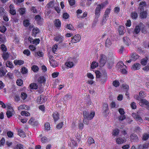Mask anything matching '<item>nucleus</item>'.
I'll return each mask as SVG.
<instances>
[{
	"instance_id": "obj_1",
	"label": "nucleus",
	"mask_w": 149,
	"mask_h": 149,
	"mask_svg": "<svg viewBox=\"0 0 149 149\" xmlns=\"http://www.w3.org/2000/svg\"><path fill=\"white\" fill-rule=\"evenodd\" d=\"M83 122L86 124L88 125L89 121L93 118L95 115V113L93 111L86 110L83 111Z\"/></svg>"
},
{
	"instance_id": "obj_2",
	"label": "nucleus",
	"mask_w": 149,
	"mask_h": 149,
	"mask_svg": "<svg viewBox=\"0 0 149 149\" xmlns=\"http://www.w3.org/2000/svg\"><path fill=\"white\" fill-rule=\"evenodd\" d=\"M107 4V2H104L100 4L97 5L95 10L96 17L97 18H98L100 15V9L104 8Z\"/></svg>"
},
{
	"instance_id": "obj_3",
	"label": "nucleus",
	"mask_w": 149,
	"mask_h": 149,
	"mask_svg": "<svg viewBox=\"0 0 149 149\" xmlns=\"http://www.w3.org/2000/svg\"><path fill=\"white\" fill-rule=\"evenodd\" d=\"M107 58L106 56L103 54H101L100 56V66H103L107 62Z\"/></svg>"
},
{
	"instance_id": "obj_4",
	"label": "nucleus",
	"mask_w": 149,
	"mask_h": 149,
	"mask_svg": "<svg viewBox=\"0 0 149 149\" xmlns=\"http://www.w3.org/2000/svg\"><path fill=\"white\" fill-rule=\"evenodd\" d=\"M103 114L104 116H106L108 114V106L107 103H105L103 104Z\"/></svg>"
},
{
	"instance_id": "obj_5",
	"label": "nucleus",
	"mask_w": 149,
	"mask_h": 149,
	"mask_svg": "<svg viewBox=\"0 0 149 149\" xmlns=\"http://www.w3.org/2000/svg\"><path fill=\"white\" fill-rule=\"evenodd\" d=\"M81 39V37L80 36L79 34L75 35L72 38L71 41V42L72 43H75L79 42Z\"/></svg>"
},
{
	"instance_id": "obj_6",
	"label": "nucleus",
	"mask_w": 149,
	"mask_h": 149,
	"mask_svg": "<svg viewBox=\"0 0 149 149\" xmlns=\"http://www.w3.org/2000/svg\"><path fill=\"white\" fill-rule=\"evenodd\" d=\"M145 26L142 23H140L138 25L136 26L134 29V32L136 34H138L140 32L141 28H144Z\"/></svg>"
},
{
	"instance_id": "obj_7",
	"label": "nucleus",
	"mask_w": 149,
	"mask_h": 149,
	"mask_svg": "<svg viewBox=\"0 0 149 149\" xmlns=\"http://www.w3.org/2000/svg\"><path fill=\"white\" fill-rule=\"evenodd\" d=\"M140 111H138L137 112V113H133L132 114V116L136 120L139 121L140 122L142 121V120L141 118L140 117L138 114H139Z\"/></svg>"
},
{
	"instance_id": "obj_8",
	"label": "nucleus",
	"mask_w": 149,
	"mask_h": 149,
	"mask_svg": "<svg viewBox=\"0 0 149 149\" xmlns=\"http://www.w3.org/2000/svg\"><path fill=\"white\" fill-rule=\"evenodd\" d=\"M46 99L43 95H41L38 97L37 99V102L40 104L43 103L46 100Z\"/></svg>"
},
{
	"instance_id": "obj_9",
	"label": "nucleus",
	"mask_w": 149,
	"mask_h": 149,
	"mask_svg": "<svg viewBox=\"0 0 149 149\" xmlns=\"http://www.w3.org/2000/svg\"><path fill=\"white\" fill-rule=\"evenodd\" d=\"M63 37L60 35H58L54 38V40L56 41H59V43H61L63 40Z\"/></svg>"
},
{
	"instance_id": "obj_10",
	"label": "nucleus",
	"mask_w": 149,
	"mask_h": 149,
	"mask_svg": "<svg viewBox=\"0 0 149 149\" xmlns=\"http://www.w3.org/2000/svg\"><path fill=\"white\" fill-rule=\"evenodd\" d=\"M28 40L32 44H34L36 45L38 44L39 43L40 41L39 39H35L34 40H33V39H32L30 37L29 38Z\"/></svg>"
},
{
	"instance_id": "obj_11",
	"label": "nucleus",
	"mask_w": 149,
	"mask_h": 149,
	"mask_svg": "<svg viewBox=\"0 0 149 149\" xmlns=\"http://www.w3.org/2000/svg\"><path fill=\"white\" fill-rule=\"evenodd\" d=\"M141 68V65L138 63H136L134 64L132 67V69L133 70H136L139 69Z\"/></svg>"
},
{
	"instance_id": "obj_12",
	"label": "nucleus",
	"mask_w": 149,
	"mask_h": 149,
	"mask_svg": "<svg viewBox=\"0 0 149 149\" xmlns=\"http://www.w3.org/2000/svg\"><path fill=\"white\" fill-rule=\"evenodd\" d=\"M149 103V102L147 100L142 98L139 104L140 106H142L143 104L147 106Z\"/></svg>"
},
{
	"instance_id": "obj_13",
	"label": "nucleus",
	"mask_w": 149,
	"mask_h": 149,
	"mask_svg": "<svg viewBox=\"0 0 149 149\" xmlns=\"http://www.w3.org/2000/svg\"><path fill=\"white\" fill-rule=\"evenodd\" d=\"M116 141L117 143L119 144H122L125 141L121 137H118L116 138Z\"/></svg>"
},
{
	"instance_id": "obj_14",
	"label": "nucleus",
	"mask_w": 149,
	"mask_h": 149,
	"mask_svg": "<svg viewBox=\"0 0 149 149\" xmlns=\"http://www.w3.org/2000/svg\"><path fill=\"white\" fill-rule=\"evenodd\" d=\"M123 41L124 43L127 45H129L130 43V40L129 38L127 37H125L123 38Z\"/></svg>"
},
{
	"instance_id": "obj_15",
	"label": "nucleus",
	"mask_w": 149,
	"mask_h": 149,
	"mask_svg": "<svg viewBox=\"0 0 149 149\" xmlns=\"http://www.w3.org/2000/svg\"><path fill=\"white\" fill-rule=\"evenodd\" d=\"M24 63V61L22 60H15L14 61V63L15 65H22Z\"/></svg>"
},
{
	"instance_id": "obj_16",
	"label": "nucleus",
	"mask_w": 149,
	"mask_h": 149,
	"mask_svg": "<svg viewBox=\"0 0 149 149\" xmlns=\"http://www.w3.org/2000/svg\"><path fill=\"white\" fill-rule=\"evenodd\" d=\"M4 65H5L7 67L11 69L13 68L14 67L13 63L12 62L9 61H7Z\"/></svg>"
},
{
	"instance_id": "obj_17",
	"label": "nucleus",
	"mask_w": 149,
	"mask_h": 149,
	"mask_svg": "<svg viewBox=\"0 0 149 149\" xmlns=\"http://www.w3.org/2000/svg\"><path fill=\"white\" fill-rule=\"evenodd\" d=\"M149 146L148 143H146L142 145H140L138 146V148L140 149H147Z\"/></svg>"
},
{
	"instance_id": "obj_18",
	"label": "nucleus",
	"mask_w": 149,
	"mask_h": 149,
	"mask_svg": "<svg viewBox=\"0 0 149 149\" xmlns=\"http://www.w3.org/2000/svg\"><path fill=\"white\" fill-rule=\"evenodd\" d=\"M139 58V56L136 53L132 54L130 58H131L132 61H135Z\"/></svg>"
},
{
	"instance_id": "obj_19",
	"label": "nucleus",
	"mask_w": 149,
	"mask_h": 149,
	"mask_svg": "<svg viewBox=\"0 0 149 149\" xmlns=\"http://www.w3.org/2000/svg\"><path fill=\"white\" fill-rule=\"evenodd\" d=\"M53 116L55 121H56L59 119L58 113L56 112H54L53 113Z\"/></svg>"
},
{
	"instance_id": "obj_20",
	"label": "nucleus",
	"mask_w": 149,
	"mask_h": 149,
	"mask_svg": "<svg viewBox=\"0 0 149 149\" xmlns=\"http://www.w3.org/2000/svg\"><path fill=\"white\" fill-rule=\"evenodd\" d=\"M105 46L107 47H109L112 44V42L109 38H108L105 42Z\"/></svg>"
},
{
	"instance_id": "obj_21",
	"label": "nucleus",
	"mask_w": 149,
	"mask_h": 149,
	"mask_svg": "<svg viewBox=\"0 0 149 149\" xmlns=\"http://www.w3.org/2000/svg\"><path fill=\"white\" fill-rule=\"evenodd\" d=\"M131 140H134L135 141H138L139 139L137 136L135 134H133L130 136Z\"/></svg>"
},
{
	"instance_id": "obj_22",
	"label": "nucleus",
	"mask_w": 149,
	"mask_h": 149,
	"mask_svg": "<svg viewBox=\"0 0 149 149\" xmlns=\"http://www.w3.org/2000/svg\"><path fill=\"white\" fill-rule=\"evenodd\" d=\"M55 26L57 28L60 27L61 26V22L58 19H56L54 22Z\"/></svg>"
},
{
	"instance_id": "obj_23",
	"label": "nucleus",
	"mask_w": 149,
	"mask_h": 149,
	"mask_svg": "<svg viewBox=\"0 0 149 149\" xmlns=\"http://www.w3.org/2000/svg\"><path fill=\"white\" fill-rule=\"evenodd\" d=\"M14 113L13 110H8L7 111L6 114L8 118H10L12 116Z\"/></svg>"
},
{
	"instance_id": "obj_24",
	"label": "nucleus",
	"mask_w": 149,
	"mask_h": 149,
	"mask_svg": "<svg viewBox=\"0 0 149 149\" xmlns=\"http://www.w3.org/2000/svg\"><path fill=\"white\" fill-rule=\"evenodd\" d=\"M118 32L120 35H123L124 34V27L123 26H119L118 28Z\"/></svg>"
},
{
	"instance_id": "obj_25",
	"label": "nucleus",
	"mask_w": 149,
	"mask_h": 149,
	"mask_svg": "<svg viewBox=\"0 0 149 149\" xmlns=\"http://www.w3.org/2000/svg\"><path fill=\"white\" fill-rule=\"evenodd\" d=\"M46 81L45 79L43 76L39 77L38 79V82L40 83H44Z\"/></svg>"
},
{
	"instance_id": "obj_26",
	"label": "nucleus",
	"mask_w": 149,
	"mask_h": 149,
	"mask_svg": "<svg viewBox=\"0 0 149 149\" xmlns=\"http://www.w3.org/2000/svg\"><path fill=\"white\" fill-rule=\"evenodd\" d=\"M98 66V63L95 61H93L91 64V69H94L97 67Z\"/></svg>"
},
{
	"instance_id": "obj_27",
	"label": "nucleus",
	"mask_w": 149,
	"mask_h": 149,
	"mask_svg": "<svg viewBox=\"0 0 149 149\" xmlns=\"http://www.w3.org/2000/svg\"><path fill=\"white\" fill-rule=\"evenodd\" d=\"M2 56L4 60H6L9 57V54L8 52H3Z\"/></svg>"
},
{
	"instance_id": "obj_28",
	"label": "nucleus",
	"mask_w": 149,
	"mask_h": 149,
	"mask_svg": "<svg viewBox=\"0 0 149 149\" xmlns=\"http://www.w3.org/2000/svg\"><path fill=\"white\" fill-rule=\"evenodd\" d=\"M18 135L21 137H24L25 136V133L23 131V130L21 129H19L18 131Z\"/></svg>"
},
{
	"instance_id": "obj_29",
	"label": "nucleus",
	"mask_w": 149,
	"mask_h": 149,
	"mask_svg": "<svg viewBox=\"0 0 149 149\" xmlns=\"http://www.w3.org/2000/svg\"><path fill=\"white\" fill-rule=\"evenodd\" d=\"M147 16V13L146 11H143L140 13V17L141 18H145Z\"/></svg>"
},
{
	"instance_id": "obj_30",
	"label": "nucleus",
	"mask_w": 149,
	"mask_h": 149,
	"mask_svg": "<svg viewBox=\"0 0 149 149\" xmlns=\"http://www.w3.org/2000/svg\"><path fill=\"white\" fill-rule=\"evenodd\" d=\"M35 19L38 22V23L39 24H42V22H41V18L39 15H36L35 17Z\"/></svg>"
},
{
	"instance_id": "obj_31",
	"label": "nucleus",
	"mask_w": 149,
	"mask_h": 149,
	"mask_svg": "<svg viewBox=\"0 0 149 149\" xmlns=\"http://www.w3.org/2000/svg\"><path fill=\"white\" fill-rule=\"evenodd\" d=\"M131 16L132 19H135L138 17V15L136 12L134 11L131 13Z\"/></svg>"
},
{
	"instance_id": "obj_32",
	"label": "nucleus",
	"mask_w": 149,
	"mask_h": 149,
	"mask_svg": "<svg viewBox=\"0 0 149 149\" xmlns=\"http://www.w3.org/2000/svg\"><path fill=\"white\" fill-rule=\"evenodd\" d=\"M148 60V58L146 57L145 58H144L142 59L141 61V63L142 65H145L147 63Z\"/></svg>"
},
{
	"instance_id": "obj_33",
	"label": "nucleus",
	"mask_w": 149,
	"mask_h": 149,
	"mask_svg": "<svg viewBox=\"0 0 149 149\" xmlns=\"http://www.w3.org/2000/svg\"><path fill=\"white\" fill-rule=\"evenodd\" d=\"M3 69V68H1L0 69V77L4 76L7 72L6 70H4Z\"/></svg>"
},
{
	"instance_id": "obj_34",
	"label": "nucleus",
	"mask_w": 149,
	"mask_h": 149,
	"mask_svg": "<svg viewBox=\"0 0 149 149\" xmlns=\"http://www.w3.org/2000/svg\"><path fill=\"white\" fill-rule=\"evenodd\" d=\"M65 65L67 67L70 68H72L74 65L73 63L70 61L67 62Z\"/></svg>"
},
{
	"instance_id": "obj_35",
	"label": "nucleus",
	"mask_w": 149,
	"mask_h": 149,
	"mask_svg": "<svg viewBox=\"0 0 149 149\" xmlns=\"http://www.w3.org/2000/svg\"><path fill=\"white\" fill-rule=\"evenodd\" d=\"M24 146L20 144H18L15 146V149H24Z\"/></svg>"
},
{
	"instance_id": "obj_36",
	"label": "nucleus",
	"mask_w": 149,
	"mask_h": 149,
	"mask_svg": "<svg viewBox=\"0 0 149 149\" xmlns=\"http://www.w3.org/2000/svg\"><path fill=\"white\" fill-rule=\"evenodd\" d=\"M124 66V65L122 61L118 62L116 65V67L118 68H122Z\"/></svg>"
},
{
	"instance_id": "obj_37",
	"label": "nucleus",
	"mask_w": 149,
	"mask_h": 149,
	"mask_svg": "<svg viewBox=\"0 0 149 149\" xmlns=\"http://www.w3.org/2000/svg\"><path fill=\"white\" fill-rule=\"evenodd\" d=\"M119 130L118 129H116L113 130L112 134L114 136H116L118 135L119 133Z\"/></svg>"
},
{
	"instance_id": "obj_38",
	"label": "nucleus",
	"mask_w": 149,
	"mask_h": 149,
	"mask_svg": "<svg viewBox=\"0 0 149 149\" xmlns=\"http://www.w3.org/2000/svg\"><path fill=\"white\" fill-rule=\"evenodd\" d=\"M54 3L53 1H50L47 4L46 7L47 8H52L54 6Z\"/></svg>"
},
{
	"instance_id": "obj_39",
	"label": "nucleus",
	"mask_w": 149,
	"mask_h": 149,
	"mask_svg": "<svg viewBox=\"0 0 149 149\" xmlns=\"http://www.w3.org/2000/svg\"><path fill=\"white\" fill-rule=\"evenodd\" d=\"M50 65L53 67L55 68L57 66V64L56 62L54 61L53 60H51L49 61Z\"/></svg>"
},
{
	"instance_id": "obj_40",
	"label": "nucleus",
	"mask_w": 149,
	"mask_h": 149,
	"mask_svg": "<svg viewBox=\"0 0 149 149\" xmlns=\"http://www.w3.org/2000/svg\"><path fill=\"white\" fill-rule=\"evenodd\" d=\"M23 24L24 26L25 27H27L30 24L29 23V20L28 19H25L24 20L23 22Z\"/></svg>"
},
{
	"instance_id": "obj_41",
	"label": "nucleus",
	"mask_w": 149,
	"mask_h": 149,
	"mask_svg": "<svg viewBox=\"0 0 149 149\" xmlns=\"http://www.w3.org/2000/svg\"><path fill=\"white\" fill-rule=\"evenodd\" d=\"M30 87L31 89H36L38 88V86L36 84L32 83L30 85Z\"/></svg>"
},
{
	"instance_id": "obj_42",
	"label": "nucleus",
	"mask_w": 149,
	"mask_h": 149,
	"mask_svg": "<svg viewBox=\"0 0 149 149\" xmlns=\"http://www.w3.org/2000/svg\"><path fill=\"white\" fill-rule=\"evenodd\" d=\"M43 53L42 52H35V56L36 57L38 56L42 57L43 56Z\"/></svg>"
},
{
	"instance_id": "obj_43",
	"label": "nucleus",
	"mask_w": 149,
	"mask_h": 149,
	"mask_svg": "<svg viewBox=\"0 0 149 149\" xmlns=\"http://www.w3.org/2000/svg\"><path fill=\"white\" fill-rule=\"evenodd\" d=\"M21 114L22 116H29L30 115L29 113L25 111H22L21 112Z\"/></svg>"
},
{
	"instance_id": "obj_44",
	"label": "nucleus",
	"mask_w": 149,
	"mask_h": 149,
	"mask_svg": "<svg viewBox=\"0 0 149 149\" xmlns=\"http://www.w3.org/2000/svg\"><path fill=\"white\" fill-rule=\"evenodd\" d=\"M20 97L22 99L24 100L27 97V95L25 93L22 92L21 93Z\"/></svg>"
},
{
	"instance_id": "obj_45",
	"label": "nucleus",
	"mask_w": 149,
	"mask_h": 149,
	"mask_svg": "<svg viewBox=\"0 0 149 149\" xmlns=\"http://www.w3.org/2000/svg\"><path fill=\"white\" fill-rule=\"evenodd\" d=\"M149 134L147 133H144L143 135V139L144 140H146L149 138Z\"/></svg>"
},
{
	"instance_id": "obj_46",
	"label": "nucleus",
	"mask_w": 149,
	"mask_h": 149,
	"mask_svg": "<svg viewBox=\"0 0 149 149\" xmlns=\"http://www.w3.org/2000/svg\"><path fill=\"white\" fill-rule=\"evenodd\" d=\"M120 121H122L126 118V116L125 115H121L119 116L118 118Z\"/></svg>"
},
{
	"instance_id": "obj_47",
	"label": "nucleus",
	"mask_w": 149,
	"mask_h": 149,
	"mask_svg": "<svg viewBox=\"0 0 149 149\" xmlns=\"http://www.w3.org/2000/svg\"><path fill=\"white\" fill-rule=\"evenodd\" d=\"M66 27L70 30H73L74 28L70 24H67L66 26Z\"/></svg>"
},
{
	"instance_id": "obj_48",
	"label": "nucleus",
	"mask_w": 149,
	"mask_h": 149,
	"mask_svg": "<svg viewBox=\"0 0 149 149\" xmlns=\"http://www.w3.org/2000/svg\"><path fill=\"white\" fill-rule=\"evenodd\" d=\"M31 68L32 70L34 72H36L38 71L39 69L38 67L36 65L33 66Z\"/></svg>"
},
{
	"instance_id": "obj_49",
	"label": "nucleus",
	"mask_w": 149,
	"mask_h": 149,
	"mask_svg": "<svg viewBox=\"0 0 149 149\" xmlns=\"http://www.w3.org/2000/svg\"><path fill=\"white\" fill-rule=\"evenodd\" d=\"M28 72L27 69L25 67H23L21 69V72L23 74H26Z\"/></svg>"
},
{
	"instance_id": "obj_50",
	"label": "nucleus",
	"mask_w": 149,
	"mask_h": 149,
	"mask_svg": "<svg viewBox=\"0 0 149 149\" xmlns=\"http://www.w3.org/2000/svg\"><path fill=\"white\" fill-rule=\"evenodd\" d=\"M41 142L43 143H46L49 141V140L46 137H43L41 139Z\"/></svg>"
},
{
	"instance_id": "obj_51",
	"label": "nucleus",
	"mask_w": 149,
	"mask_h": 149,
	"mask_svg": "<svg viewBox=\"0 0 149 149\" xmlns=\"http://www.w3.org/2000/svg\"><path fill=\"white\" fill-rule=\"evenodd\" d=\"M24 54L26 55L27 56H29L30 54V52L28 49H25L23 52Z\"/></svg>"
},
{
	"instance_id": "obj_52",
	"label": "nucleus",
	"mask_w": 149,
	"mask_h": 149,
	"mask_svg": "<svg viewBox=\"0 0 149 149\" xmlns=\"http://www.w3.org/2000/svg\"><path fill=\"white\" fill-rule=\"evenodd\" d=\"M113 84L114 86L116 87H118L119 86V82L118 81L115 80L113 82Z\"/></svg>"
},
{
	"instance_id": "obj_53",
	"label": "nucleus",
	"mask_w": 149,
	"mask_h": 149,
	"mask_svg": "<svg viewBox=\"0 0 149 149\" xmlns=\"http://www.w3.org/2000/svg\"><path fill=\"white\" fill-rule=\"evenodd\" d=\"M58 48V45L56 44L54 45L52 48V50L53 52L54 53Z\"/></svg>"
},
{
	"instance_id": "obj_54",
	"label": "nucleus",
	"mask_w": 149,
	"mask_h": 149,
	"mask_svg": "<svg viewBox=\"0 0 149 149\" xmlns=\"http://www.w3.org/2000/svg\"><path fill=\"white\" fill-rule=\"evenodd\" d=\"M88 144H91L94 143V141L93 138L90 137L88 139Z\"/></svg>"
},
{
	"instance_id": "obj_55",
	"label": "nucleus",
	"mask_w": 149,
	"mask_h": 149,
	"mask_svg": "<svg viewBox=\"0 0 149 149\" xmlns=\"http://www.w3.org/2000/svg\"><path fill=\"white\" fill-rule=\"evenodd\" d=\"M141 129L139 127H135L134 131L135 132H136L137 133H139L141 131Z\"/></svg>"
},
{
	"instance_id": "obj_56",
	"label": "nucleus",
	"mask_w": 149,
	"mask_h": 149,
	"mask_svg": "<svg viewBox=\"0 0 149 149\" xmlns=\"http://www.w3.org/2000/svg\"><path fill=\"white\" fill-rule=\"evenodd\" d=\"M33 33V34H35L36 35L39 32V30L37 28H35L34 29L32 30Z\"/></svg>"
},
{
	"instance_id": "obj_57",
	"label": "nucleus",
	"mask_w": 149,
	"mask_h": 149,
	"mask_svg": "<svg viewBox=\"0 0 149 149\" xmlns=\"http://www.w3.org/2000/svg\"><path fill=\"white\" fill-rule=\"evenodd\" d=\"M139 95L140 97H141V98H144L146 96L145 94H144V93L142 91H141L139 92Z\"/></svg>"
},
{
	"instance_id": "obj_58",
	"label": "nucleus",
	"mask_w": 149,
	"mask_h": 149,
	"mask_svg": "<svg viewBox=\"0 0 149 149\" xmlns=\"http://www.w3.org/2000/svg\"><path fill=\"white\" fill-rule=\"evenodd\" d=\"M122 86L123 88L124 89H125V90L126 91H128L129 89V86L125 84H123Z\"/></svg>"
},
{
	"instance_id": "obj_59",
	"label": "nucleus",
	"mask_w": 149,
	"mask_h": 149,
	"mask_svg": "<svg viewBox=\"0 0 149 149\" xmlns=\"http://www.w3.org/2000/svg\"><path fill=\"white\" fill-rule=\"evenodd\" d=\"M17 85L19 86H21L23 84V81L21 79L17 80L16 81Z\"/></svg>"
},
{
	"instance_id": "obj_60",
	"label": "nucleus",
	"mask_w": 149,
	"mask_h": 149,
	"mask_svg": "<svg viewBox=\"0 0 149 149\" xmlns=\"http://www.w3.org/2000/svg\"><path fill=\"white\" fill-rule=\"evenodd\" d=\"M72 96L70 95H66L64 97V100H68L71 99Z\"/></svg>"
},
{
	"instance_id": "obj_61",
	"label": "nucleus",
	"mask_w": 149,
	"mask_h": 149,
	"mask_svg": "<svg viewBox=\"0 0 149 149\" xmlns=\"http://www.w3.org/2000/svg\"><path fill=\"white\" fill-rule=\"evenodd\" d=\"M118 111L121 115H123L125 113L124 109L122 108H120L118 109Z\"/></svg>"
},
{
	"instance_id": "obj_62",
	"label": "nucleus",
	"mask_w": 149,
	"mask_h": 149,
	"mask_svg": "<svg viewBox=\"0 0 149 149\" xmlns=\"http://www.w3.org/2000/svg\"><path fill=\"white\" fill-rule=\"evenodd\" d=\"M1 48L3 52H6L7 50L5 46L3 44L1 45Z\"/></svg>"
},
{
	"instance_id": "obj_63",
	"label": "nucleus",
	"mask_w": 149,
	"mask_h": 149,
	"mask_svg": "<svg viewBox=\"0 0 149 149\" xmlns=\"http://www.w3.org/2000/svg\"><path fill=\"white\" fill-rule=\"evenodd\" d=\"M69 4L70 6L74 5L75 4L74 0H68Z\"/></svg>"
},
{
	"instance_id": "obj_64",
	"label": "nucleus",
	"mask_w": 149,
	"mask_h": 149,
	"mask_svg": "<svg viewBox=\"0 0 149 149\" xmlns=\"http://www.w3.org/2000/svg\"><path fill=\"white\" fill-rule=\"evenodd\" d=\"M45 128L46 130H48L50 129V127L49 124V123H46L45 124Z\"/></svg>"
}]
</instances>
